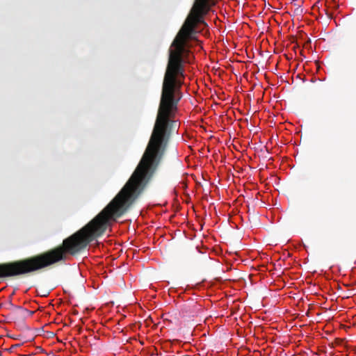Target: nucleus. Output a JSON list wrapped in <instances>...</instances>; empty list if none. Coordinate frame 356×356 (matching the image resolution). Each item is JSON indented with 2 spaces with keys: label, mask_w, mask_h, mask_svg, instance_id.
Returning <instances> with one entry per match:
<instances>
[{
  "label": "nucleus",
  "mask_w": 356,
  "mask_h": 356,
  "mask_svg": "<svg viewBox=\"0 0 356 356\" xmlns=\"http://www.w3.org/2000/svg\"><path fill=\"white\" fill-rule=\"evenodd\" d=\"M211 321V316L207 317L204 321V323L205 325H209L210 323V321ZM206 332H207L209 334V325H208V329L206 330Z\"/></svg>",
  "instance_id": "f03ea898"
},
{
  "label": "nucleus",
  "mask_w": 356,
  "mask_h": 356,
  "mask_svg": "<svg viewBox=\"0 0 356 356\" xmlns=\"http://www.w3.org/2000/svg\"><path fill=\"white\" fill-rule=\"evenodd\" d=\"M203 336H206V332H204L202 334V337H203Z\"/></svg>",
  "instance_id": "6e6552de"
},
{
  "label": "nucleus",
  "mask_w": 356,
  "mask_h": 356,
  "mask_svg": "<svg viewBox=\"0 0 356 356\" xmlns=\"http://www.w3.org/2000/svg\"><path fill=\"white\" fill-rule=\"evenodd\" d=\"M203 260H204L207 262H209L211 259L209 256H204L203 258H202Z\"/></svg>",
  "instance_id": "20e7f679"
},
{
  "label": "nucleus",
  "mask_w": 356,
  "mask_h": 356,
  "mask_svg": "<svg viewBox=\"0 0 356 356\" xmlns=\"http://www.w3.org/2000/svg\"><path fill=\"white\" fill-rule=\"evenodd\" d=\"M204 349V347H202V348H201L202 351Z\"/></svg>",
  "instance_id": "f8f14e48"
},
{
  "label": "nucleus",
  "mask_w": 356,
  "mask_h": 356,
  "mask_svg": "<svg viewBox=\"0 0 356 356\" xmlns=\"http://www.w3.org/2000/svg\"><path fill=\"white\" fill-rule=\"evenodd\" d=\"M203 330H204V328H202H202H201L202 332L203 331Z\"/></svg>",
  "instance_id": "ddd939ff"
},
{
  "label": "nucleus",
  "mask_w": 356,
  "mask_h": 356,
  "mask_svg": "<svg viewBox=\"0 0 356 356\" xmlns=\"http://www.w3.org/2000/svg\"><path fill=\"white\" fill-rule=\"evenodd\" d=\"M203 282H204V280H202V281H201V283L202 284V283H203ZM202 287H203V285L202 284Z\"/></svg>",
  "instance_id": "9b49d317"
},
{
  "label": "nucleus",
  "mask_w": 356,
  "mask_h": 356,
  "mask_svg": "<svg viewBox=\"0 0 356 356\" xmlns=\"http://www.w3.org/2000/svg\"><path fill=\"white\" fill-rule=\"evenodd\" d=\"M201 176H202V178L204 179V180H206V178L204 177V174L202 172L201 174Z\"/></svg>",
  "instance_id": "39448f33"
},
{
  "label": "nucleus",
  "mask_w": 356,
  "mask_h": 356,
  "mask_svg": "<svg viewBox=\"0 0 356 356\" xmlns=\"http://www.w3.org/2000/svg\"><path fill=\"white\" fill-rule=\"evenodd\" d=\"M204 193V190H203V192H202V194ZM201 199H203V196L202 195Z\"/></svg>",
  "instance_id": "9d476101"
},
{
  "label": "nucleus",
  "mask_w": 356,
  "mask_h": 356,
  "mask_svg": "<svg viewBox=\"0 0 356 356\" xmlns=\"http://www.w3.org/2000/svg\"><path fill=\"white\" fill-rule=\"evenodd\" d=\"M197 249L198 252H200V248L198 246L197 247Z\"/></svg>",
  "instance_id": "0eeeda50"
},
{
  "label": "nucleus",
  "mask_w": 356,
  "mask_h": 356,
  "mask_svg": "<svg viewBox=\"0 0 356 356\" xmlns=\"http://www.w3.org/2000/svg\"><path fill=\"white\" fill-rule=\"evenodd\" d=\"M201 154L203 155L204 154V152H203V148L202 147V152H201Z\"/></svg>",
  "instance_id": "1a4fd4ad"
},
{
  "label": "nucleus",
  "mask_w": 356,
  "mask_h": 356,
  "mask_svg": "<svg viewBox=\"0 0 356 356\" xmlns=\"http://www.w3.org/2000/svg\"><path fill=\"white\" fill-rule=\"evenodd\" d=\"M201 128H202V134H203V130L205 131V132H207V129L204 127V121H203V119H202V126H201Z\"/></svg>",
  "instance_id": "7ed1b4c3"
},
{
  "label": "nucleus",
  "mask_w": 356,
  "mask_h": 356,
  "mask_svg": "<svg viewBox=\"0 0 356 356\" xmlns=\"http://www.w3.org/2000/svg\"><path fill=\"white\" fill-rule=\"evenodd\" d=\"M218 0H202V35L208 36L209 31L207 29L208 25L204 22L203 16L208 13L211 7L216 4Z\"/></svg>",
  "instance_id": "f257e3e1"
},
{
  "label": "nucleus",
  "mask_w": 356,
  "mask_h": 356,
  "mask_svg": "<svg viewBox=\"0 0 356 356\" xmlns=\"http://www.w3.org/2000/svg\"><path fill=\"white\" fill-rule=\"evenodd\" d=\"M201 243H202V249H203V248H204V245H203V241H202H202H201Z\"/></svg>",
  "instance_id": "423d86ee"
}]
</instances>
